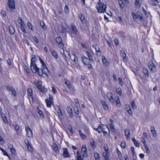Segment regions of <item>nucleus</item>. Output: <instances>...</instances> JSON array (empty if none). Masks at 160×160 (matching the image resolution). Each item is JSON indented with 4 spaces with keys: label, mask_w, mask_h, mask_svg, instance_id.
Listing matches in <instances>:
<instances>
[{
    "label": "nucleus",
    "mask_w": 160,
    "mask_h": 160,
    "mask_svg": "<svg viewBox=\"0 0 160 160\" xmlns=\"http://www.w3.org/2000/svg\"><path fill=\"white\" fill-rule=\"evenodd\" d=\"M95 129L98 132L101 133L102 132L105 136L108 137L110 136L109 129L107 125H102Z\"/></svg>",
    "instance_id": "f257e3e1"
},
{
    "label": "nucleus",
    "mask_w": 160,
    "mask_h": 160,
    "mask_svg": "<svg viewBox=\"0 0 160 160\" xmlns=\"http://www.w3.org/2000/svg\"><path fill=\"white\" fill-rule=\"evenodd\" d=\"M87 147L86 145H83L81 150V155L78 151L77 153V160H82L84 157L87 155Z\"/></svg>",
    "instance_id": "f03ea898"
},
{
    "label": "nucleus",
    "mask_w": 160,
    "mask_h": 160,
    "mask_svg": "<svg viewBox=\"0 0 160 160\" xmlns=\"http://www.w3.org/2000/svg\"><path fill=\"white\" fill-rule=\"evenodd\" d=\"M132 15L134 20L136 22L138 21L139 20L142 21L143 20V18L142 16V15L139 11H137L136 13L132 12Z\"/></svg>",
    "instance_id": "7ed1b4c3"
},
{
    "label": "nucleus",
    "mask_w": 160,
    "mask_h": 160,
    "mask_svg": "<svg viewBox=\"0 0 160 160\" xmlns=\"http://www.w3.org/2000/svg\"><path fill=\"white\" fill-rule=\"evenodd\" d=\"M99 2L98 3V5L96 6V8L98 10V12L99 13H102L105 12L107 6L106 5L102 3L100 0Z\"/></svg>",
    "instance_id": "20e7f679"
},
{
    "label": "nucleus",
    "mask_w": 160,
    "mask_h": 160,
    "mask_svg": "<svg viewBox=\"0 0 160 160\" xmlns=\"http://www.w3.org/2000/svg\"><path fill=\"white\" fill-rule=\"evenodd\" d=\"M109 148L107 144H104V149L105 152L103 153V156L104 157L105 160H109V157L110 153L108 151Z\"/></svg>",
    "instance_id": "39448f33"
},
{
    "label": "nucleus",
    "mask_w": 160,
    "mask_h": 160,
    "mask_svg": "<svg viewBox=\"0 0 160 160\" xmlns=\"http://www.w3.org/2000/svg\"><path fill=\"white\" fill-rule=\"evenodd\" d=\"M30 68L33 72L35 73H37L38 74V72H39V69L38 67L35 63H31Z\"/></svg>",
    "instance_id": "423d86ee"
},
{
    "label": "nucleus",
    "mask_w": 160,
    "mask_h": 160,
    "mask_svg": "<svg viewBox=\"0 0 160 160\" xmlns=\"http://www.w3.org/2000/svg\"><path fill=\"white\" fill-rule=\"evenodd\" d=\"M148 66L152 72H155L156 71V67L152 60L149 61Z\"/></svg>",
    "instance_id": "0eeeda50"
},
{
    "label": "nucleus",
    "mask_w": 160,
    "mask_h": 160,
    "mask_svg": "<svg viewBox=\"0 0 160 160\" xmlns=\"http://www.w3.org/2000/svg\"><path fill=\"white\" fill-rule=\"evenodd\" d=\"M43 74L47 76L49 75V72L47 68H42V72L39 71L38 72V75L40 76H42Z\"/></svg>",
    "instance_id": "6e6552de"
},
{
    "label": "nucleus",
    "mask_w": 160,
    "mask_h": 160,
    "mask_svg": "<svg viewBox=\"0 0 160 160\" xmlns=\"http://www.w3.org/2000/svg\"><path fill=\"white\" fill-rule=\"evenodd\" d=\"M56 41L58 44V47L61 48L63 49L64 45L62 42V38L60 37H58L56 38Z\"/></svg>",
    "instance_id": "1a4fd4ad"
},
{
    "label": "nucleus",
    "mask_w": 160,
    "mask_h": 160,
    "mask_svg": "<svg viewBox=\"0 0 160 160\" xmlns=\"http://www.w3.org/2000/svg\"><path fill=\"white\" fill-rule=\"evenodd\" d=\"M121 55L123 58V61L124 62H127L128 61V58L126 56V54L124 50H121L120 52Z\"/></svg>",
    "instance_id": "9d476101"
},
{
    "label": "nucleus",
    "mask_w": 160,
    "mask_h": 160,
    "mask_svg": "<svg viewBox=\"0 0 160 160\" xmlns=\"http://www.w3.org/2000/svg\"><path fill=\"white\" fill-rule=\"evenodd\" d=\"M25 130L26 132L27 136L29 138L32 137V132L30 128L28 127H26Z\"/></svg>",
    "instance_id": "9b49d317"
},
{
    "label": "nucleus",
    "mask_w": 160,
    "mask_h": 160,
    "mask_svg": "<svg viewBox=\"0 0 160 160\" xmlns=\"http://www.w3.org/2000/svg\"><path fill=\"white\" fill-rule=\"evenodd\" d=\"M69 59L73 61L75 63H77L78 62V58L74 53H73L69 57Z\"/></svg>",
    "instance_id": "f8f14e48"
},
{
    "label": "nucleus",
    "mask_w": 160,
    "mask_h": 160,
    "mask_svg": "<svg viewBox=\"0 0 160 160\" xmlns=\"http://www.w3.org/2000/svg\"><path fill=\"white\" fill-rule=\"evenodd\" d=\"M63 55L64 56V58L66 61H68L70 57L69 53L67 51L64 50L63 48Z\"/></svg>",
    "instance_id": "ddd939ff"
},
{
    "label": "nucleus",
    "mask_w": 160,
    "mask_h": 160,
    "mask_svg": "<svg viewBox=\"0 0 160 160\" xmlns=\"http://www.w3.org/2000/svg\"><path fill=\"white\" fill-rule=\"evenodd\" d=\"M9 7L11 9H15V2L14 0H8Z\"/></svg>",
    "instance_id": "4468645a"
},
{
    "label": "nucleus",
    "mask_w": 160,
    "mask_h": 160,
    "mask_svg": "<svg viewBox=\"0 0 160 160\" xmlns=\"http://www.w3.org/2000/svg\"><path fill=\"white\" fill-rule=\"evenodd\" d=\"M107 97L110 101L112 103H114L115 100L112 97V93L109 92L107 93Z\"/></svg>",
    "instance_id": "2eb2a0df"
},
{
    "label": "nucleus",
    "mask_w": 160,
    "mask_h": 160,
    "mask_svg": "<svg viewBox=\"0 0 160 160\" xmlns=\"http://www.w3.org/2000/svg\"><path fill=\"white\" fill-rule=\"evenodd\" d=\"M6 89L8 91L9 90L11 91L12 92V94L14 96H16V91L14 88L13 87L8 86L6 87Z\"/></svg>",
    "instance_id": "dca6fc26"
},
{
    "label": "nucleus",
    "mask_w": 160,
    "mask_h": 160,
    "mask_svg": "<svg viewBox=\"0 0 160 160\" xmlns=\"http://www.w3.org/2000/svg\"><path fill=\"white\" fill-rule=\"evenodd\" d=\"M62 30L63 32H68L69 30V27L65 23H63L62 24Z\"/></svg>",
    "instance_id": "f3484780"
},
{
    "label": "nucleus",
    "mask_w": 160,
    "mask_h": 160,
    "mask_svg": "<svg viewBox=\"0 0 160 160\" xmlns=\"http://www.w3.org/2000/svg\"><path fill=\"white\" fill-rule=\"evenodd\" d=\"M101 103L104 109L106 110H109V107L107 102L104 100L101 101Z\"/></svg>",
    "instance_id": "a211bd4d"
},
{
    "label": "nucleus",
    "mask_w": 160,
    "mask_h": 160,
    "mask_svg": "<svg viewBox=\"0 0 160 160\" xmlns=\"http://www.w3.org/2000/svg\"><path fill=\"white\" fill-rule=\"evenodd\" d=\"M34 84L36 87L38 89H40V88H42V82L41 81L38 80H36L34 82Z\"/></svg>",
    "instance_id": "6ab92c4d"
},
{
    "label": "nucleus",
    "mask_w": 160,
    "mask_h": 160,
    "mask_svg": "<svg viewBox=\"0 0 160 160\" xmlns=\"http://www.w3.org/2000/svg\"><path fill=\"white\" fill-rule=\"evenodd\" d=\"M71 28L72 32L73 33H77L78 32L77 28L73 23L71 24Z\"/></svg>",
    "instance_id": "aec40b11"
},
{
    "label": "nucleus",
    "mask_w": 160,
    "mask_h": 160,
    "mask_svg": "<svg viewBox=\"0 0 160 160\" xmlns=\"http://www.w3.org/2000/svg\"><path fill=\"white\" fill-rule=\"evenodd\" d=\"M27 94L28 96L30 98H31L32 101H34V99L33 97L32 90L31 88H29L27 90Z\"/></svg>",
    "instance_id": "412c9836"
},
{
    "label": "nucleus",
    "mask_w": 160,
    "mask_h": 160,
    "mask_svg": "<svg viewBox=\"0 0 160 160\" xmlns=\"http://www.w3.org/2000/svg\"><path fill=\"white\" fill-rule=\"evenodd\" d=\"M25 142L27 146V148L28 150L31 152H32V149L28 140H25Z\"/></svg>",
    "instance_id": "4be33fe9"
},
{
    "label": "nucleus",
    "mask_w": 160,
    "mask_h": 160,
    "mask_svg": "<svg viewBox=\"0 0 160 160\" xmlns=\"http://www.w3.org/2000/svg\"><path fill=\"white\" fill-rule=\"evenodd\" d=\"M156 2L159 3L160 2V0H148V2L152 5L156 6Z\"/></svg>",
    "instance_id": "5701e85b"
},
{
    "label": "nucleus",
    "mask_w": 160,
    "mask_h": 160,
    "mask_svg": "<svg viewBox=\"0 0 160 160\" xmlns=\"http://www.w3.org/2000/svg\"><path fill=\"white\" fill-rule=\"evenodd\" d=\"M102 59L103 64L105 65V66H107L109 65V62L108 61L107 59L104 56H102Z\"/></svg>",
    "instance_id": "b1692460"
},
{
    "label": "nucleus",
    "mask_w": 160,
    "mask_h": 160,
    "mask_svg": "<svg viewBox=\"0 0 160 160\" xmlns=\"http://www.w3.org/2000/svg\"><path fill=\"white\" fill-rule=\"evenodd\" d=\"M150 129L151 131L152 132V135L154 137H156L157 134L154 127L153 126H151L150 128Z\"/></svg>",
    "instance_id": "393cba45"
},
{
    "label": "nucleus",
    "mask_w": 160,
    "mask_h": 160,
    "mask_svg": "<svg viewBox=\"0 0 160 160\" xmlns=\"http://www.w3.org/2000/svg\"><path fill=\"white\" fill-rule=\"evenodd\" d=\"M63 156L65 158H67L69 156V154L68 152L67 149L66 148L63 149Z\"/></svg>",
    "instance_id": "a878e982"
},
{
    "label": "nucleus",
    "mask_w": 160,
    "mask_h": 160,
    "mask_svg": "<svg viewBox=\"0 0 160 160\" xmlns=\"http://www.w3.org/2000/svg\"><path fill=\"white\" fill-rule=\"evenodd\" d=\"M67 111L69 114V116L70 118H72L73 115L72 114V110L71 108L68 107L67 108Z\"/></svg>",
    "instance_id": "bb28decb"
},
{
    "label": "nucleus",
    "mask_w": 160,
    "mask_h": 160,
    "mask_svg": "<svg viewBox=\"0 0 160 160\" xmlns=\"http://www.w3.org/2000/svg\"><path fill=\"white\" fill-rule=\"evenodd\" d=\"M125 135L127 139H129L130 137V131L129 129H127L125 131Z\"/></svg>",
    "instance_id": "cd10ccee"
},
{
    "label": "nucleus",
    "mask_w": 160,
    "mask_h": 160,
    "mask_svg": "<svg viewBox=\"0 0 160 160\" xmlns=\"http://www.w3.org/2000/svg\"><path fill=\"white\" fill-rule=\"evenodd\" d=\"M9 30L10 33L11 34H13L15 32V30L12 26H10L9 27Z\"/></svg>",
    "instance_id": "c85d7f7f"
},
{
    "label": "nucleus",
    "mask_w": 160,
    "mask_h": 160,
    "mask_svg": "<svg viewBox=\"0 0 160 160\" xmlns=\"http://www.w3.org/2000/svg\"><path fill=\"white\" fill-rule=\"evenodd\" d=\"M27 25L28 28L30 30H31L32 31H34V29L33 28V26L30 22H28L27 23Z\"/></svg>",
    "instance_id": "c756f323"
},
{
    "label": "nucleus",
    "mask_w": 160,
    "mask_h": 160,
    "mask_svg": "<svg viewBox=\"0 0 160 160\" xmlns=\"http://www.w3.org/2000/svg\"><path fill=\"white\" fill-rule=\"evenodd\" d=\"M80 135L82 139H85L87 138V136L85 134L83 133L80 130L79 131Z\"/></svg>",
    "instance_id": "7c9ffc66"
},
{
    "label": "nucleus",
    "mask_w": 160,
    "mask_h": 160,
    "mask_svg": "<svg viewBox=\"0 0 160 160\" xmlns=\"http://www.w3.org/2000/svg\"><path fill=\"white\" fill-rule=\"evenodd\" d=\"M37 112L40 115V117L42 118H43L44 117V115L43 114V112L42 111L40 110L39 109L37 110Z\"/></svg>",
    "instance_id": "2f4dec72"
},
{
    "label": "nucleus",
    "mask_w": 160,
    "mask_h": 160,
    "mask_svg": "<svg viewBox=\"0 0 160 160\" xmlns=\"http://www.w3.org/2000/svg\"><path fill=\"white\" fill-rule=\"evenodd\" d=\"M79 17L80 18L81 21L82 23H84L86 22V20L85 19V16L84 15L82 14H80L79 15Z\"/></svg>",
    "instance_id": "473e14b6"
},
{
    "label": "nucleus",
    "mask_w": 160,
    "mask_h": 160,
    "mask_svg": "<svg viewBox=\"0 0 160 160\" xmlns=\"http://www.w3.org/2000/svg\"><path fill=\"white\" fill-rule=\"evenodd\" d=\"M52 147L53 150L55 152H58V147L57 144L55 143H53L52 144Z\"/></svg>",
    "instance_id": "72a5a7b5"
},
{
    "label": "nucleus",
    "mask_w": 160,
    "mask_h": 160,
    "mask_svg": "<svg viewBox=\"0 0 160 160\" xmlns=\"http://www.w3.org/2000/svg\"><path fill=\"white\" fill-rule=\"evenodd\" d=\"M132 140L133 141L135 145L137 147H139L140 145L138 142L135 139V138H132Z\"/></svg>",
    "instance_id": "f704fd0d"
},
{
    "label": "nucleus",
    "mask_w": 160,
    "mask_h": 160,
    "mask_svg": "<svg viewBox=\"0 0 160 160\" xmlns=\"http://www.w3.org/2000/svg\"><path fill=\"white\" fill-rule=\"evenodd\" d=\"M90 142L92 147L93 148L95 147V142L94 140L93 139H91L90 140Z\"/></svg>",
    "instance_id": "c9c22d12"
},
{
    "label": "nucleus",
    "mask_w": 160,
    "mask_h": 160,
    "mask_svg": "<svg viewBox=\"0 0 160 160\" xmlns=\"http://www.w3.org/2000/svg\"><path fill=\"white\" fill-rule=\"evenodd\" d=\"M119 4L121 8L122 9L125 7V5L123 4L122 1L121 0H118Z\"/></svg>",
    "instance_id": "e433bc0d"
},
{
    "label": "nucleus",
    "mask_w": 160,
    "mask_h": 160,
    "mask_svg": "<svg viewBox=\"0 0 160 160\" xmlns=\"http://www.w3.org/2000/svg\"><path fill=\"white\" fill-rule=\"evenodd\" d=\"M117 151L118 156V158H119V159L120 160H122L123 159V158L122 156L121 152L119 150L118 148L117 149Z\"/></svg>",
    "instance_id": "4c0bfd02"
},
{
    "label": "nucleus",
    "mask_w": 160,
    "mask_h": 160,
    "mask_svg": "<svg viewBox=\"0 0 160 160\" xmlns=\"http://www.w3.org/2000/svg\"><path fill=\"white\" fill-rule=\"evenodd\" d=\"M39 59L41 63L42 64V67L43 68H47L45 64V63L43 60L41 58L39 57Z\"/></svg>",
    "instance_id": "58836bf2"
},
{
    "label": "nucleus",
    "mask_w": 160,
    "mask_h": 160,
    "mask_svg": "<svg viewBox=\"0 0 160 160\" xmlns=\"http://www.w3.org/2000/svg\"><path fill=\"white\" fill-rule=\"evenodd\" d=\"M25 28L26 26L25 24L22 25L21 26L20 29L22 32H23L24 33H26V31L25 30Z\"/></svg>",
    "instance_id": "ea45409f"
},
{
    "label": "nucleus",
    "mask_w": 160,
    "mask_h": 160,
    "mask_svg": "<svg viewBox=\"0 0 160 160\" xmlns=\"http://www.w3.org/2000/svg\"><path fill=\"white\" fill-rule=\"evenodd\" d=\"M52 55L56 59L58 58V53L57 52L55 51H53L52 52Z\"/></svg>",
    "instance_id": "a19ab883"
},
{
    "label": "nucleus",
    "mask_w": 160,
    "mask_h": 160,
    "mask_svg": "<svg viewBox=\"0 0 160 160\" xmlns=\"http://www.w3.org/2000/svg\"><path fill=\"white\" fill-rule=\"evenodd\" d=\"M94 156L96 160H100V157L98 153L95 152L94 153Z\"/></svg>",
    "instance_id": "79ce46f5"
},
{
    "label": "nucleus",
    "mask_w": 160,
    "mask_h": 160,
    "mask_svg": "<svg viewBox=\"0 0 160 160\" xmlns=\"http://www.w3.org/2000/svg\"><path fill=\"white\" fill-rule=\"evenodd\" d=\"M41 26L42 27V28L44 30L46 31L47 29V28L46 26L45 25L44 23L43 22H40Z\"/></svg>",
    "instance_id": "37998d69"
},
{
    "label": "nucleus",
    "mask_w": 160,
    "mask_h": 160,
    "mask_svg": "<svg viewBox=\"0 0 160 160\" xmlns=\"http://www.w3.org/2000/svg\"><path fill=\"white\" fill-rule=\"evenodd\" d=\"M39 90H40V91L42 93H44L47 91V88H44V86H42V88H40V89H39Z\"/></svg>",
    "instance_id": "c03bdc74"
},
{
    "label": "nucleus",
    "mask_w": 160,
    "mask_h": 160,
    "mask_svg": "<svg viewBox=\"0 0 160 160\" xmlns=\"http://www.w3.org/2000/svg\"><path fill=\"white\" fill-rule=\"evenodd\" d=\"M135 4L137 8H140L141 6V3L139 0H135Z\"/></svg>",
    "instance_id": "a18cd8bd"
},
{
    "label": "nucleus",
    "mask_w": 160,
    "mask_h": 160,
    "mask_svg": "<svg viewBox=\"0 0 160 160\" xmlns=\"http://www.w3.org/2000/svg\"><path fill=\"white\" fill-rule=\"evenodd\" d=\"M143 72L146 76L148 77V71L147 68H143Z\"/></svg>",
    "instance_id": "49530a36"
},
{
    "label": "nucleus",
    "mask_w": 160,
    "mask_h": 160,
    "mask_svg": "<svg viewBox=\"0 0 160 160\" xmlns=\"http://www.w3.org/2000/svg\"><path fill=\"white\" fill-rule=\"evenodd\" d=\"M18 22L20 24V26L22 25L25 24L23 21L20 18H19L18 19Z\"/></svg>",
    "instance_id": "de8ad7c7"
},
{
    "label": "nucleus",
    "mask_w": 160,
    "mask_h": 160,
    "mask_svg": "<svg viewBox=\"0 0 160 160\" xmlns=\"http://www.w3.org/2000/svg\"><path fill=\"white\" fill-rule=\"evenodd\" d=\"M82 62H83V63L85 64H86L88 60V59L87 58L85 57L84 56H82Z\"/></svg>",
    "instance_id": "09e8293b"
},
{
    "label": "nucleus",
    "mask_w": 160,
    "mask_h": 160,
    "mask_svg": "<svg viewBox=\"0 0 160 160\" xmlns=\"http://www.w3.org/2000/svg\"><path fill=\"white\" fill-rule=\"evenodd\" d=\"M1 150L2 151V152L3 153L4 155L8 156L10 159L11 158L9 156L8 152L4 150L2 148H1Z\"/></svg>",
    "instance_id": "8fccbe9b"
},
{
    "label": "nucleus",
    "mask_w": 160,
    "mask_h": 160,
    "mask_svg": "<svg viewBox=\"0 0 160 160\" xmlns=\"http://www.w3.org/2000/svg\"><path fill=\"white\" fill-rule=\"evenodd\" d=\"M46 102L47 107H50L51 105V102L52 101H49L48 100L46 99Z\"/></svg>",
    "instance_id": "3c124183"
},
{
    "label": "nucleus",
    "mask_w": 160,
    "mask_h": 160,
    "mask_svg": "<svg viewBox=\"0 0 160 160\" xmlns=\"http://www.w3.org/2000/svg\"><path fill=\"white\" fill-rule=\"evenodd\" d=\"M86 54L88 57L90 61H92V58L91 56L90 53L88 52H86Z\"/></svg>",
    "instance_id": "603ef678"
},
{
    "label": "nucleus",
    "mask_w": 160,
    "mask_h": 160,
    "mask_svg": "<svg viewBox=\"0 0 160 160\" xmlns=\"http://www.w3.org/2000/svg\"><path fill=\"white\" fill-rule=\"evenodd\" d=\"M132 108V109H135L137 108L136 105L135 104L134 101L131 102Z\"/></svg>",
    "instance_id": "864d4df0"
},
{
    "label": "nucleus",
    "mask_w": 160,
    "mask_h": 160,
    "mask_svg": "<svg viewBox=\"0 0 160 160\" xmlns=\"http://www.w3.org/2000/svg\"><path fill=\"white\" fill-rule=\"evenodd\" d=\"M116 105L118 107H120L121 106L120 101L119 98H118L116 101Z\"/></svg>",
    "instance_id": "5fc2aeb1"
},
{
    "label": "nucleus",
    "mask_w": 160,
    "mask_h": 160,
    "mask_svg": "<svg viewBox=\"0 0 160 160\" xmlns=\"http://www.w3.org/2000/svg\"><path fill=\"white\" fill-rule=\"evenodd\" d=\"M144 148L146 150V153L148 154L150 152V149H149L148 147V145H147V144L144 145Z\"/></svg>",
    "instance_id": "6e6d98bb"
},
{
    "label": "nucleus",
    "mask_w": 160,
    "mask_h": 160,
    "mask_svg": "<svg viewBox=\"0 0 160 160\" xmlns=\"http://www.w3.org/2000/svg\"><path fill=\"white\" fill-rule=\"evenodd\" d=\"M117 92L120 95H121L122 94L121 88H118L116 90Z\"/></svg>",
    "instance_id": "4d7b16f0"
},
{
    "label": "nucleus",
    "mask_w": 160,
    "mask_h": 160,
    "mask_svg": "<svg viewBox=\"0 0 160 160\" xmlns=\"http://www.w3.org/2000/svg\"><path fill=\"white\" fill-rule=\"evenodd\" d=\"M94 48L97 52H99V47L96 45H94L92 46Z\"/></svg>",
    "instance_id": "13d9d810"
},
{
    "label": "nucleus",
    "mask_w": 160,
    "mask_h": 160,
    "mask_svg": "<svg viewBox=\"0 0 160 160\" xmlns=\"http://www.w3.org/2000/svg\"><path fill=\"white\" fill-rule=\"evenodd\" d=\"M105 39L107 42V43L108 44V45L109 46H110V45H111V40L110 39L109 37H107L105 38Z\"/></svg>",
    "instance_id": "bf43d9fd"
},
{
    "label": "nucleus",
    "mask_w": 160,
    "mask_h": 160,
    "mask_svg": "<svg viewBox=\"0 0 160 160\" xmlns=\"http://www.w3.org/2000/svg\"><path fill=\"white\" fill-rule=\"evenodd\" d=\"M126 144L124 141L122 142L121 143V146L122 148H126Z\"/></svg>",
    "instance_id": "052dcab7"
},
{
    "label": "nucleus",
    "mask_w": 160,
    "mask_h": 160,
    "mask_svg": "<svg viewBox=\"0 0 160 160\" xmlns=\"http://www.w3.org/2000/svg\"><path fill=\"white\" fill-rule=\"evenodd\" d=\"M65 83L68 88H71L70 83L69 81L67 80H66Z\"/></svg>",
    "instance_id": "680f3d73"
},
{
    "label": "nucleus",
    "mask_w": 160,
    "mask_h": 160,
    "mask_svg": "<svg viewBox=\"0 0 160 160\" xmlns=\"http://www.w3.org/2000/svg\"><path fill=\"white\" fill-rule=\"evenodd\" d=\"M10 150L12 154L14 155H15L16 154V151L14 148H12Z\"/></svg>",
    "instance_id": "e2e57ef3"
},
{
    "label": "nucleus",
    "mask_w": 160,
    "mask_h": 160,
    "mask_svg": "<svg viewBox=\"0 0 160 160\" xmlns=\"http://www.w3.org/2000/svg\"><path fill=\"white\" fill-rule=\"evenodd\" d=\"M24 69L25 70V71H26V72H27V73H28L30 72L29 69L28 67H27L26 66H25L24 67Z\"/></svg>",
    "instance_id": "0e129e2a"
},
{
    "label": "nucleus",
    "mask_w": 160,
    "mask_h": 160,
    "mask_svg": "<svg viewBox=\"0 0 160 160\" xmlns=\"http://www.w3.org/2000/svg\"><path fill=\"white\" fill-rule=\"evenodd\" d=\"M56 110L57 112L58 113L59 112H60L61 111L60 108L59 106H57L56 108Z\"/></svg>",
    "instance_id": "69168bd1"
},
{
    "label": "nucleus",
    "mask_w": 160,
    "mask_h": 160,
    "mask_svg": "<svg viewBox=\"0 0 160 160\" xmlns=\"http://www.w3.org/2000/svg\"><path fill=\"white\" fill-rule=\"evenodd\" d=\"M1 13L2 15H3L4 17H6L7 15L6 11L3 10H2L1 11Z\"/></svg>",
    "instance_id": "338daca9"
},
{
    "label": "nucleus",
    "mask_w": 160,
    "mask_h": 160,
    "mask_svg": "<svg viewBox=\"0 0 160 160\" xmlns=\"http://www.w3.org/2000/svg\"><path fill=\"white\" fill-rule=\"evenodd\" d=\"M22 41L24 43H26L27 44V45H28V46L29 45V42L27 40L25 39H23L22 40Z\"/></svg>",
    "instance_id": "774afa93"
}]
</instances>
